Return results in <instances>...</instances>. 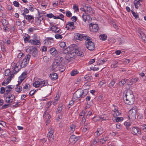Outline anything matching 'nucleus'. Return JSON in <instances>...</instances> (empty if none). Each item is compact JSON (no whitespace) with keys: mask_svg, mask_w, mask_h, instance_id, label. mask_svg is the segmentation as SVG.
<instances>
[{"mask_svg":"<svg viewBox=\"0 0 146 146\" xmlns=\"http://www.w3.org/2000/svg\"><path fill=\"white\" fill-rule=\"evenodd\" d=\"M49 77L52 80H54L58 78V76L56 73L52 72L50 74Z\"/></svg>","mask_w":146,"mask_h":146,"instance_id":"23","label":"nucleus"},{"mask_svg":"<svg viewBox=\"0 0 146 146\" xmlns=\"http://www.w3.org/2000/svg\"><path fill=\"white\" fill-rule=\"evenodd\" d=\"M66 15L68 17H72V13L69 11H66L65 13Z\"/></svg>","mask_w":146,"mask_h":146,"instance_id":"50","label":"nucleus"},{"mask_svg":"<svg viewBox=\"0 0 146 146\" xmlns=\"http://www.w3.org/2000/svg\"><path fill=\"white\" fill-rule=\"evenodd\" d=\"M14 88V86L13 85H9L6 87L5 88L6 89V93L5 94V95H8L9 94H11V93L12 89Z\"/></svg>","mask_w":146,"mask_h":146,"instance_id":"17","label":"nucleus"},{"mask_svg":"<svg viewBox=\"0 0 146 146\" xmlns=\"http://www.w3.org/2000/svg\"><path fill=\"white\" fill-rule=\"evenodd\" d=\"M66 45V43L64 42H61L59 44V46L62 48H64Z\"/></svg>","mask_w":146,"mask_h":146,"instance_id":"52","label":"nucleus"},{"mask_svg":"<svg viewBox=\"0 0 146 146\" xmlns=\"http://www.w3.org/2000/svg\"><path fill=\"white\" fill-rule=\"evenodd\" d=\"M53 133H48L47 134V136L48 140L50 141L53 142L54 141V137L53 135Z\"/></svg>","mask_w":146,"mask_h":146,"instance_id":"27","label":"nucleus"},{"mask_svg":"<svg viewBox=\"0 0 146 146\" xmlns=\"http://www.w3.org/2000/svg\"><path fill=\"white\" fill-rule=\"evenodd\" d=\"M13 5L15 7H19V4L17 1H14L13 2Z\"/></svg>","mask_w":146,"mask_h":146,"instance_id":"61","label":"nucleus"},{"mask_svg":"<svg viewBox=\"0 0 146 146\" xmlns=\"http://www.w3.org/2000/svg\"><path fill=\"white\" fill-rule=\"evenodd\" d=\"M0 22L2 24L3 26H7L9 24L8 22L6 19H1Z\"/></svg>","mask_w":146,"mask_h":146,"instance_id":"28","label":"nucleus"},{"mask_svg":"<svg viewBox=\"0 0 146 146\" xmlns=\"http://www.w3.org/2000/svg\"><path fill=\"white\" fill-rule=\"evenodd\" d=\"M86 109H85L83 110L80 113L79 115V118H81V117H84L86 113Z\"/></svg>","mask_w":146,"mask_h":146,"instance_id":"40","label":"nucleus"},{"mask_svg":"<svg viewBox=\"0 0 146 146\" xmlns=\"http://www.w3.org/2000/svg\"><path fill=\"white\" fill-rule=\"evenodd\" d=\"M30 38V36L27 34L25 35L23 37L25 43H27L28 41L29 42Z\"/></svg>","mask_w":146,"mask_h":146,"instance_id":"30","label":"nucleus"},{"mask_svg":"<svg viewBox=\"0 0 146 146\" xmlns=\"http://www.w3.org/2000/svg\"><path fill=\"white\" fill-rule=\"evenodd\" d=\"M129 131L133 135H140L141 131L139 128L136 127H133L129 129Z\"/></svg>","mask_w":146,"mask_h":146,"instance_id":"10","label":"nucleus"},{"mask_svg":"<svg viewBox=\"0 0 146 146\" xmlns=\"http://www.w3.org/2000/svg\"><path fill=\"white\" fill-rule=\"evenodd\" d=\"M55 38L57 39H61L62 38V36L60 34H56L55 35Z\"/></svg>","mask_w":146,"mask_h":146,"instance_id":"60","label":"nucleus"},{"mask_svg":"<svg viewBox=\"0 0 146 146\" xmlns=\"http://www.w3.org/2000/svg\"><path fill=\"white\" fill-rule=\"evenodd\" d=\"M63 59H64L63 57L60 56L55 59L52 65V68L53 69H55L58 66H62L60 64Z\"/></svg>","mask_w":146,"mask_h":146,"instance_id":"5","label":"nucleus"},{"mask_svg":"<svg viewBox=\"0 0 146 146\" xmlns=\"http://www.w3.org/2000/svg\"><path fill=\"white\" fill-rule=\"evenodd\" d=\"M62 106L61 105H59L58 108L57 109V110L56 111V113H61V112L62 109Z\"/></svg>","mask_w":146,"mask_h":146,"instance_id":"44","label":"nucleus"},{"mask_svg":"<svg viewBox=\"0 0 146 146\" xmlns=\"http://www.w3.org/2000/svg\"><path fill=\"white\" fill-rule=\"evenodd\" d=\"M51 29L52 31L55 33L57 29H58V28L56 26H53L51 27Z\"/></svg>","mask_w":146,"mask_h":146,"instance_id":"51","label":"nucleus"},{"mask_svg":"<svg viewBox=\"0 0 146 146\" xmlns=\"http://www.w3.org/2000/svg\"><path fill=\"white\" fill-rule=\"evenodd\" d=\"M76 126L74 124H72L70 125V128L68 130V132L70 134L73 133L75 130Z\"/></svg>","mask_w":146,"mask_h":146,"instance_id":"26","label":"nucleus"},{"mask_svg":"<svg viewBox=\"0 0 146 146\" xmlns=\"http://www.w3.org/2000/svg\"><path fill=\"white\" fill-rule=\"evenodd\" d=\"M19 85L18 84V85H17V87L15 88V91L18 92L20 93L22 91V88L21 86H18V85Z\"/></svg>","mask_w":146,"mask_h":146,"instance_id":"33","label":"nucleus"},{"mask_svg":"<svg viewBox=\"0 0 146 146\" xmlns=\"http://www.w3.org/2000/svg\"><path fill=\"white\" fill-rule=\"evenodd\" d=\"M103 133V131L102 128H98L96 132L94 133V136L99 137Z\"/></svg>","mask_w":146,"mask_h":146,"instance_id":"22","label":"nucleus"},{"mask_svg":"<svg viewBox=\"0 0 146 146\" xmlns=\"http://www.w3.org/2000/svg\"><path fill=\"white\" fill-rule=\"evenodd\" d=\"M82 18L84 21L85 22H86V21L90 22L92 20V18L86 13H83Z\"/></svg>","mask_w":146,"mask_h":146,"instance_id":"13","label":"nucleus"},{"mask_svg":"<svg viewBox=\"0 0 146 146\" xmlns=\"http://www.w3.org/2000/svg\"><path fill=\"white\" fill-rule=\"evenodd\" d=\"M27 74V72H24L22 74L21 76L19 78V80L18 81L19 84H21V82L24 80Z\"/></svg>","mask_w":146,"mask_h":146,"instance_id":"15","label":"nucleus"},{"mask_svg":"<svg viewBox=\"0 0 146 146\" xmlns=\"http://www.w3.org/2000/svg\"><path fill=\"white\" fill-rule=\"evenodd\" d=\"M131 12L133 16L135 17L136 19H137L139 18V16L137 14L134 12L133 10H131Z\"/></svg>","mask_w":146,"mask_h":146,"instance_id":"55","label":"nucleus"},{"mask_svg":"<svg viewBox=\"0 0 146 146\" xmlns=\"http://www.w3.org/2000/svg\"><path fill=\"white\" fill-rule=\"evenodd\" d=\"M33 5L32 3H30L29 4V10L32 12L34 10L33 9Z\"/></svg>","mask_w":146,"mask_h":146,"instance_id":"54","label":"nucleus"},{"mask_svg":"<svg viewBox=\"0 0 146 146\" xmlns=\"http://www.w3.org/2000/svg\"><path fill=\"white\" fill-rule=\"evenodd\" d=\"M50 40L52 41V42H53V38L51 37H47L46 39L45 40V43H46V41L50 42Z\"/></svg>","mask_w":146,"mask_h":146,"instance_id":"57","label":"nucleus"},{"mask_svg":"<svg viewBox=\"0 0 146 146\" xmlns=\"http://www.w3.org/2000/svg\"><path fill=\"white\" fill-rule=\"evenodd\" d=\"M9 106V104H5L1 107L2 109H5L8 108Z\"/></svg>","mask_w":146,"mask_h":146,"instance_id":"63","label":"nucleus"},{"mask_svg":"<svg viewBox=\"0 0 146 146\" xmlns=\"http://www.w3.org/2000/svg\"><path fill=\"white\" fill-rule=\"evenodd\" d=\"M49 52L52 55L56 56L58 53L57 50L54 47H52L50 48Z\"/></svg>","mask_w":146,"mask_h":146,"instance_id":"21","label":"nucleus"},{"mask_svg":"<svg viewBox=\"0 0 146 146\" xmlns=\"http://www.w3.org/2000/svg\"><path fill=\"white\" fill-rule=\"evenodd\" d=\"M29 53L31 54L32 56L34 57L37 56L38 49L35 46H31L29 48Z\"/></svg>","mask_w":146,"mask_h":146,"instance_id":"8","label":"nucleus"},{"mask_svg":"<svg viewBox=\"0 0 146 146\" xmlns=\"http://www.w3.org/2000/svg\"><path fill=\"white\" fill-rule=\"evenodd\" d=\"M123 118L122 117H117L116 119V121L117 122H119L123 121Z\"/></svg>","mask_w":146,"mask_h":146,"instance_id":"56","label":"nucleus"},{"mask_svg":"<svg viewBox=\"0 0 146 146\" xmlns=\"http://www.w3.org/2000/svg\"><path fill=\"white\" fill-rule=\"evenodd\" d=\"M74 53H75L74 56L76 54L78 56H80L81 57H82L84 56V53L83 52L80 50L79 49L76 48L75 47H74Z\"/></svg>","mask_w":146,"mask_h":146,"instance_id":"20","label":"nucleus"},{"mask_svg":"<svg viewBox=\"0 0 146 146\" xmlns=\"http://www.w3.org/2000/svg\"><path fill=\"white\" fill-rule=\"evenodd\" d=\"M139 80V78H133L132 79V81H133V83H136Z\"/></svg>","mask_w":146,"mask_h":146,"instance_id":"64","label":"nucleus"},{"mask_svg":"<svg viewBox=\"0 0 146 146\" xmlns=\"http://www.w3.org/2000/svg\"><path fill=\"white\" fill-rule=\"evenodd\" d=\"M137 108L133 107L128 112V116L130 119H134L136 116Z\"/></svg>","mask_w":146,"mask_h":146,"instance_id":"6","label":"nucleus"},{"mask_svg":"<svg viewBox=\"0 0 146 146\" xmlns=\"http://www.w3.org/2000/svg\"><path fill=\"white\" fill-rule=\"evenodd\" d=\"M7 97L5 98V102L11 104L15 100V96L14 95L12 94L6 95Z\"/></svg>","mask_w":146,"mask_h":146,"instance_id":"9","label":"nucleus"},{"mask_svg":"<svg viewBox=\"0 0 146 146\" xmlns=\"http://www.w3.org/2000/svg\"><path fill=\"white\" fill-rule=\"evenodd\" d=\"M14 75L13 74H11V76H9L7 79V81L5 82L6 84L7 85L9 82L11 81V79L14 77Z\"/></svg>","mask_w":146,"mask_h":146,"instance_id":"41","label":"nucleus"},{"mask_svg":"<svg viewBox=\"0 0 146 146\" xmlns=\"http://www.w3.org/2000/svg\"><path fill=\"white\" fill-rule=\"evenodd\" d=\"M91 38L89 37L87 35H84V34H83V37H82V40L83 39L86 40L85 41H88L89 40H91Z\"/></svg>","mask_w":146,"mask_h":146,"instance_id":"45","label":"nucleus"},{"mask_svg":"<svg viewBox=\"0 0 146 146\" xmlns=\"http://www.w3.org/2000/svg\"><path fill=\"white\" fill-rule=\"evenodd\" d=\"M87 8H86V13H89L90 14L93 13V10L89 6H87Z\"/></svg>","mask_w":146,"mask_h":146,"instance_id":"32","label":"nucleus"},{"mask_svg":"<svg viewBox=\"0 0 146 146\" xmlns=\"http://www.w3.org/2000/svg\"><path fill=\"white\" fill-rule=\"evenodd\" d=\"M100 39L103 40H105L107 39V35L104 34H102L99 36Z\"/></svg>","mask_w":146,"mask_h":146,"instance_id":"37","label":"nucleus"},{"mask_svg":"<svg viewBox=\"0 0 146 146\" xmlns=\"http://www.w3.org/2000/svg\"><path fill=\"white\" fill-rule=\"evenodd\" d=\"M90 29V31L96 32L99 29L98 25L96 24L91 23L89 25Z\"/></svg>","mask_w":146,"mask_h":146,"instance_id":"11","label":"nucleus"},{"mask_svg":"<svg viewBox=\"0 0 146 146\" xmlns=\"http://www.w3.org/2000/svg\"><path fill=\"white\" fill-rule=\"evenodd\" d=\"M84 78L87 81L89 82L92 80V77L90 74H87L84 76Z\"/></svg>","mask_w":146,"mask_h":146,"instance_id":"34","label":"nucleus"},{"mask_svg":"<svg viewBox=\"0 0 146 146\" xmlns=\"http://www.w3.org/2000/svg\"><path fill=\"white\" fill-rule=\"evenodd\" d=\"M74 47L70 46L64 49L62 53H61L60 56L63 57L64 59L69 61L71 58L74 56Z\"/></svg>","mask_w":146,"mask_h":146,"instance_id":"1","label":"nucleus"},{"mask_svg":"<svg viewBox=\"0 0 146 146\" xmlns=\"http://www.w3.org/2000/svg\"><path fill=\"white\" fill-rule=\"evenodd\" d=\"M29 42L33 45H39L40 44V40L35 38H33V39L30 40Z\"/></svg>","mask_w":146,"mask_h":146,"instance_id":"18","label":"nucleus"},{"mask_svg":"<svg viewBox=\"0 0 146 146\" xmlns=\"http://www.w3.org/2000/svg\"><path fill=\"white\" fill-rule=\"evenodd\" d=\"M83 34H78L75 36V38L77 40H82Z\"/></svg>","mask_w":146,"mask_h":146,"instance_id":"29","label":"nucleus"},{"mask_svg":"<svg viewBox=\"0 0 146 146\" xmlns=\"http://www.w3.org/2000/svg\"><path fill=\"white\" fill-rule=\"evenodd\" d=\"M117 63L118 62L117 61L113 62L111 66H112L113 68H115L117 67Z\"/></svg>","mask_w":146,"mask_h":146,"instance_id":"59","label":"nucleus"},{"mask_svg":"<svg viewBox=\"0 0 146 146\" xmlns=\"http://www.w3.org/2000/svg\"><path fill=\"white\" fill-rule=\"evenodd\" d=\"M79 139L78 137H77L74 135H72L70 137L69 141L70 143H74Z\"/></svg>","mask_w":146,"mask_h":146,"instance_id":"19","label":"nucleus"},{"mask_svg":"<svg viewBox=\"0 0 146 146\" xmlns=\"http://www.w3.org/2000/svg\"><path fill=\"white\" fill-rule=\"evenodd\" d=\"M127 81L128 80L125 79H122L119 82V85L120 86H123Z\"/></svg>","mask_w":146,"mask_h":146,"instance_id":"31","label":"nucleus"},{"mask_svg":"<svg viewBox=\"0 0 146 146\" xmlns=\"http://www.w3.org/2000/svg\"><path fill=\"white\" fill-rule=\"evenodd\" d=\"M23 89L24 92L25 91L24 90V89L29 90L30 89V85L28 83H25V86L23 87Z\"/></svg>","mask_w":146,"mask_h":146,"instance_id":"42","label":"nucleus"},{"mask_svg":"<svg viewBox=\"0 0 146 146\" xmlns=\"http://www.w3.org/2000/svg\"><path fill=\"white\" fill-rule=\"evenodd\" d=\"M31 57V56L29 54H28L26 56L25 58L23 60L22 62L21 63V64L23 65V68H24L28 64L29 61Z\"/></svg>","mask_w":146,"mask_h":146,"instance_id":"12","label":"nucleus"},{"mask_svg":"<svg viewBox=\"0 0 146 146\" xmlns=\"http://www.w3.org/2000/svg\"><path fill=\"white\" fill-rule=\"evenodd\" d=\"M115 82L114 81V80H112L110 82L108 86L111 88H112L115 84Z\"/></svg>","mask_w":146,"mask_h":146,"instance_id":"53","label":"nucleus"},{"mask_svg":"<svg viewBox=\"0 0 146 146\" xmlns=\"http://www.w3.org/2000/svg\"><path fill=\"white\" fill-rule=\"evenodd\" d=\"M88 92V90L85 89L83 90L79 89L76 91L73 96V98L75 100L81 98H84L87 94Z\"/></svg>","mask_w":146,"mask_h":146,"instance_id":"3","label":"nucleus"},{"mask_svg":"<svg viewBox=\"0 0 146 146\" xmlns=\"http://www.w3.org/2000/svg\"><path fill=\"white\" fill-rule=\"evenodd\" d=\"M124 124L126 126L127 130H129L130 129L129 126L131 125V123L128 122H125Z\"/></svg>","mask_w":146,"mask_h":146,"instance_id":"46","label":"nucleus"},{"mask_svg":"<svg viewBox=\"0 0 146 146\" xmlns=\"http://www.w3.org/2000/svg\"><path fill=\"white\" fill-rule=\"evenodd\" d=\"M49 85L47 80H39L38 81H35L33 83V86L36 88L39 87H42Z\"/></svg>","mask_w":146,"mask_h":146,"instance_id":"4","label":"nucleus"},{"mask_svg":"<svg viewBox=\"0 0 146 146\" xmlns=\"http://www.w3.org/2000/svg\"><path fill=\"white\" fill-rule=\"evenodd\" d=\"M123 99L126 104L129 105L133 104L135 98L133 92L129 89L127 90L125 96H123Z\"/></svg>","mask_w":146,"mask_h":146,"instance_id":"2","label":"nucleus"},{"mask_svg":"<svg viewBox=\"0 0 146 146\" xmlns=\"http://www.w3.org/2000/svg\"><path fill=\"white\" fill-rule=\"evenodd\" d=\"M48 116V120H47V122H48V121H49L48 120V119H49L50 118V115L49 114V113L48 112H46V111H45L44 113V114L43 115V117L44 118H46V117H47Z\"/></svg>","mask_w":146,"mask_h":146,"instance_id":"39","label":"nucleus"},{"mask_svg":"<svg viewBox=\"0 0 146 146\" xmlns=\"http://www.w3.org/2000/svg\"><path fill=\"white\" fill-rule=\"evenodd\" d=\"M85 45L87 48L90 51H92L95 48V45L94 43L92 42L91 40L85 41Z\"/></svg>","mask_w":146,"mask_h":146,"instance_id":"7","label":"nucleus"},{"mask_svg":"<svg viewBox=\"0 0 146 146\" xmlns=\"http://www.w3.org/2000/svg\"><path fill=\"white\" fill-rule=\"evenodd\" d=\"M107 61L106 59H99L98 60V64L99 65H101L104 64Z\"/></svg>","mask_w":146,"mask_h":146,"instance_id":"36","label":"nucleus"},{"mask_svg":"<svg viewBox=\"0 0 146 146\" xmlns=\"http://www.w3.org/2000/svg\"><path fill=\"white\" fill-rule=\"evenodd\" d=\"M98 137L95 136V137L93 140V141L92 142V144L93 145H95L99 141V140Z\"/></svg>","mask_w":146,"mask_h":146,"instance_id":"38","label":"nucleus"},{"mask_svg":"<svg viewBox=\"0 0 146 146\" xmlns=\"http://www.w3.org/2000/svg\"><path fill=\"white\" fill-rule=\"evenodd\" d=\"M5 89L6 88L4 87H1V89L0 93L1 94H3L4 93L5 91Z\"/></svg>","mask_w":146,"mask_h":146,"instance_id":"62","label":"nucleus"},{"mask_svg":"<svg viewBox=\"0 0 146 146\" xmlns=\"http://www.w3.org/2000/svg\"><path fill=\"white\" fill-rule=\"evenodd\" d=\"M13 74V73L11 72L10 70L9 69H7L5 72V75L6 76H9L10 75L11 76L12 74Z\"/></svg>","mask_w":146,"mask_h":146,"instance_id":"35","label":"nucleus"},{"mask_svg":"<svg viewBox=\"0 0 146 146\" xmlns=\"http://www.w3.org/2000/svg\"><path fill=\"white\" fill-rule=\"evenodd\" d=\"M21 62H18L16 64L14 68L13 71V74H15L17 73L19 71V70L21 68H23V65L20 64Z\"/></svg>","mask_w":146,"mask_h":146,"instance_id":"14","label":"nucleus"},{"mask_svg":"<svg viewBox=\"0 0 146 146\" xmlns=\"http://www.w3.org/2000/svg\"><path fill=\"white\" fill-rule=\"evenodd\" d=\"M134 4L136 9H138L139 7H142V3L138 1L137 0H135L134 1Z\"/></svg>","mask_w":146,"mask_h":146,"instance_id":"24","label":"nucleus"},{"mask_svg":"<svg viewBox=\"0 0 146 146\" xmlns=\"http://www.w3.org/2000/svg\"><path fill=\"white\" fill-rule=\"evenodd\" d=\"M140 34L141 36V38L145 41V42L146 43V35L143 33L142 34L140 33Z\"/></svg>","mask_w":146,"mask_h":146,"instance_id":"47","label":"nucleus"},{"mask_svg":"<svg viewBox=\"0 0 146 146\" xmlns=\"http://www.w3.org/2000/svg\"><path fill=\"white\" fill-rule=\"evenodd\" d=\"M65 28H67V30H72L75 29L74 23L73 22H69L67 23Z\"/></svg>","mask_w":146,"mask_h":146,"instance_id":"16","label":"nucleus"},{"mask_svg":"<svg viewBox=\"0 0 146 146\" xmlns=\"http://www.w3.org/2000/svg\"><path fill=\"white\" fill-rule=\"evenodd\" d=\"M34 17L31 15H27V17L26 19L29 22H30L31 23H33L34 22L33 20L34 19Z\"/></svg>","mask_w":146,"mask_h":146,"instance_id":"25","label":"nucleus"},{"mask_svg":"<svg viewBox=\"0 0 146 146\" xmlns=\"http://www.w3.org/2000/svg\"><path fill=\"white\" fill-rule=\"evenodd\" d=\"M79 73L78 71L77 70H72L70 72V74L71 76H74L76 75Z\"/></svg>","mask_w":146,"mask_h":146,"instance_id":"43","label":"nucleus"},{"mask_svg":"<svg viewBox=\"0 0 146 146\" xmlns=\"http://www.w3.org/2000/svg\"><path fill=\"white\" fill-rule=\"evenodd\" d=\"M88 126L87 123H86L82 130V131L84 132H86L87 129V128L89 127Z\"/></svg>","mask_w":146,"mask_h":146,"instance_id":"49","label":"nucleus"},{"mask_svg":"<svg viewBox=\"0 0 146 146\" xmlns=\"http://www.w3.org/2000/svg\"><path fill=\"white\" fill-rule=\"evenodd\" d=\"M62 114L61 113H59L56 118V120L57 121H59L60 119L62 118Z\"/></svg>","mask_w":146,"mask_h":146,"instance_id":"58","label":"nucleus"},{"mask_svg":"<svg viewBox=\"0 0 146 146\" xmlns=\"http://www.w3.org/2000/svg\"><path fill=\"white\" fill-rule=\"evenodd\" d=\"M80 118L82 119L81 121L80 122V124L82 125L84 124L85 125V123L86 121V119L84 117H81V118Z\"/></svg>","mask_w":146,"mask_h":146,"instance_id":"48","label":"nucleus"}]
</instances>
